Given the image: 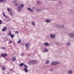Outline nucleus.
Here are the masks:
<instances>
[{"label": "nucleus", "mask_w": 74, "mask_h": 74, "mask_svg": "<svg viewBox=\"0 0 74 74\" xmlns=\"http://www.w3.org/2000/svg\"><path fill=\"white\" fill-rule=\"evenodd\" d=\"M60 63V62H53L51 63V65H54L58 64Z\"/></svg>", "instance_id": "f257e3e1"}, {"label": "nucleus", "mask_w": 74, "mask_h": 74, "mask_svg": "<svg viewBox=\"0 0 74 74\" xmlns=\"http://www.w3.org/2000/svg\"><path fill=\"white\" fill-rule=\"evenodd\" d=\"M1 56L2 57H5L6 56H8V55L7 54L5 53H2L1 54Z\"/></svg>", "instance_id": "f03ea898"}, {"label": "nucleus", "mask_w": 74, "mask_h": 74, "mask_svg": "<svg viewBox=\"0 0 74 74\" xmlns=\"http://www.w3.org/2000/svg\"><path fill=\"white\" fill-rule=\"evenodd\" d=\"M31 63L32 64H35L37 63V62L36 61H35V60H31Z\"/></svg>", "instance_id": "7ed1b4c3"}, {"label": "nucleus", "mask_w": 74, "mask_h": 74, "mask_svg": "<svg viewBox=\"0 0 74 74\" xmlns=\"http://www.w3.org/2000/svg\"><path fill=\"white\" fill-rule=\"evenodd\" d=\"M56 36L55 35L51 34H50V37L52 38H55Z\"/></svg>", "instance_id": "20e7f679"}, {"label": "nucleus", "mask_w": 74, "mask_h": 74, "mask_svg": "<svg viewBox=\"0 0 74 74\" xmlns=\"http://www.w3.org/2000/svg\"><path fill=\"white\" fill-rule=\"evenodd\" d=\"M69 36L70 37H74V34L73 33H71L69 34Z\"/></svg>", "instance_id": "39448f33"}, {"label": "nucleus", "mask_w": 74, "mask_h": 74, "mask_svg": "<svg viewBox=\"0 0 74 74\" xmlns=\"http://www.w3.org/2000/svg\"><path fill=\"white\" fill-rule=\"evenodd\" d=\"M7 30V28L5 27H4L2 29V30L3 32H4L5 31Z\"/></svg>", "instance_id": "423d86ee"}, {"label": "nucleus", "mask_w": 74, "mask_h": 74, "mask_svg": "<svg viewBox=\"0 0 74 74\" xmlns=\"http://www.w3.org/2000/svg\"><path fill=\"white\" fill-rule=\"evenodd\" d=\"M48 51V49H44L43 51V52H46Z\"/></svg>", "instance_id": "0eeeda50"}, {"label": "nucleus", "mask_w": 74, "mask_h": 74, "mask_svg": "<svg viewBox=\"0 0 74 74\" xmlns=\"http://www.w3.org/2000/svg\"><path fill=\"white\" fill-rule=\"evenodd\" d=\"M24 4H22L20 6H18V7L20 8L21 9H22L24 7Z\"/></svg>", "instance_id": "6e6552de"}, {"label": "nucleus", "mask_w": 74, "mask_h": 74, "mask_svg": "<svg viewBox=\"0 0 74 74\" xmlns=\"http://www.w3.org/2000/svg\"><path fill=\"white\" fill-rule=\"evenodd\" d=\"M17 10L19 12H21V8H20L19 7H18L17 9Z\"/></svg>", "instance_id": "1a4fd4ad"}, {"label": "nucleus", "mask_w": 74, "mask_h": 74, "mask_svg": "<svg viewBox=\"0 0 74 74\" xmlns=\"http://www.w3.org/2000/svg\"><path fill=\"white\" fill-rule=\"evenodd\" d=\"M12 61H15L16 60V57H12Z\"/></svg>", "instance_id": "9d476101"}, {"label": "nucleus", "mask_w": 74, "mask_h": 74, "mask_svg": "<svg viewBox=\"0 0 74 74\" xmlns=\"http://www.w3.org/2000/svg\"><path fill=\"white\" fill-rule=\"evenodd\" d=\"M7 10L9 12H12V9L10 8H8L7 9Z\"/></svg>", "instance_id": "9b49d317"}, {"label": "nucleus", "mask_w": 74, "mask_h": 74, "mask_svg": "<svg viewBox=\"0 0 74 74\" xmlns=\"http://www.w3.org/2000/svg\"><path fill=\"white\" fill-rule=\"evenodd\" d=\"M27 9L29 10V12H32L33 11V10L32 9H31L30 8H28Z\"/></svg>", "instance_id": "f8f14e48"}, {"label": "nucleus", "mask_w": 74, "mask_h": 74, "mask_svg": "<svg viewBox=\"0 0 74 74\" xmlns=\"http://www.w3.org/2000/svg\"><path fill=\"white\" fill-rule=\"evenodd\" d=\"M6 0H0V2L1 3L6 2Z\"/></svg>", "instance_id": "ddd939ff"}, {"label": "nucleus", "mask_w": 74, "mask_h": 74, "mask_svg": "<svg viewBox=\"0 0 74 74\" xmlns=\"http://www.w3.org/2000/svg\"><path fill=\"white\" fill-rule=\"evenodd\" d=\"M50 61L49 60L46 61V62H45V63L46 64H48L49 63Z\"/></svg>", "instance_id": "4468645a"}, {"label": "nucleus", "mask_w": 74, "mask_h": 74, "mask_svg": "<svg viewBox=\"0 0 74 74\" xmlns=\"http://www.w3.org/2000/svg\"><path fill=\"white\" fill-rule=\"evenodd\" d=\"M45 46H47L49 45V44L47 42H45Z\"/></svg>", "instance_id": "2eb2a0df"}, {"label": "nucleus", "mask_w": 74, "mask_h": 74, "mask_svg": "<svg viewBox=\"0 0 74 74\" xmlns=\"http://www.w3.org/2000/svg\"><path fill=\"white\" fill-rule=\"evenodd\" d=\"M21 42V40H19L17 42V43L18 44H20Z\"/></svg>", "instance_id": "dca6fc26"}, {"label": "nucleus", "mask_w": 74, "mask_h": 74, "mask_svg": "<svg viewBox=\"0 0 74 74\" xmlns=\"http://www.w3.org/2000/svg\"><path fill=\"white\" fill-rule=\"evenodd\" d=\"M10 37L11 38H14V35L13 34H12L10 36Z\"/></svg>", "instance_id": "f3484780"}, {"label": "nucleus", "mask_w": 74, "mask_h": 74, "mask_svg": "<svg viewBox=\"0 0 74 74\" xmlns=\"http://www.w3.org/2000/svg\"><path fill=\"white\" fill-rule=\"evenodd\" d=\"M24 71H25V72H28V69H27L26 68H24Z\"/></svg>", "instance_id": "a211bd4d"}, {"label": "nucleus", "mask_w": 74, "mask_h": 74, "mask_svg": "<svg viewBox=\"0 0 74 74\" xmlns=\"http://www.w3.org/2000/svg\"><path fill=\"white\" fill-rule=\"evenodd\" d=\"M2 70H5L6 69V67L5 66H3L2 67Z\"/></svg>", "instance_id": "6ab92c4d"}, {"label": "nucleus", "mask_w": 74, "mask_h": 74, "mask_svg": "<svg viewBox=\"0 0 74 74\" xmlns=\"http://www.w3.org/2000/svg\"><path fill=\"white\" fill-rule=\"evenodd\" d=\"M12 43V41L11 40L9 41L8 44H11Z\"/></svg>", "instance_id": "aec40b11"}, {"label": "nucleus", "mask_w": 74, "mask_h": 74, "mask_svg": "<svg viewBox=\"0 0 74 74\" xmlns=\"http://www.w3.org/2000/svg\"><path fill=\"white\" fill-rule=\"evenodd\" d=\"M24 65V64L23 63H21L20 64V66H23Z\"/></svg>", "instance_id": "412c9836"}, {"label": "nucleus", "mask_w": 74, "mask_h": 74, "mask_svg": "<svg viewBox=\"0 0 74 74\" xmlns=\"http://www.w3.org/2000/svg\"><path fill=\"white\" fill-rule=\"evenodd\" d=\"M28 43H26L25 45V46L26 47H27L29 46H28Z\"/></svg>", "instance_id": "4be33fe9"}, {"label": "nucleus", "mask_w": 74, "mask_h": 74, "mask_svg": "<svg viewBox=\"0 0 74 74\" xmlns=\"http://www.w3.org/2000/svg\"><path fill=\"white\" fill-rule=\"evenodd\" d=\"M12 34V33L11 32H10L8 34V35L10 36V35L11 36Z\"/></svg>", "instance_id": "5701e85b"}, {"label": "nucleus", "mask_w": 74, "mask_h": 74, "mask_svg": "<svg viewBox=\"0 0 74 74\" xmlns=\"http://www.w3.org/2000/svg\"><path fill=\"white\" fill-rule=\"evenodd\" d=\"M24 67H25L26 68H28V66H27V65H26L24 64Z\"/></svg>", "instance_id": "b1692460"}, {"label": "nucleus", "mask_w": 74, "mask_h": 74, "mask_svg": "<svg viewBox=\"0 0 74 74\" xmlns=\"http://www.w3.org/2000/svg\"><path fill=\"white\" fill-rule=\"evenodd\" d=\"M46 22L47 23H49L50 22V21L49 20H47L46 21Z\"/></svg>", "instance_id": "393cba45"}, {"label": "nucleus", "mask_w": 74, "mask_h": 74, "mask_svg": "<svg viewBox=\"0 0 74 74\" xmlns=\"http://www.w3.org/2000/svg\"><path fill=\"white\" fill-rule=\"evenodd\" d=\"M32 25L33 26H35V25H36L34 23V22H33L32 23Z\"/></svg>", "instance_id": "a878e982"}, {"label": "nucleus", "mask_w": 74, "mask_h": 74, "mask_svg": "<svg viewBox=\"0 0 74 74\" xmlns=\"http://www.w3.org/2000/svg\"><path fill=\"white\" fill-rule=\"evenodd\" d=\"M10 15L11 16H13V13H12L11 12H10Z\"/></svg>", "instance_id": "bb28decb"}, {"label": "nucleus", "mask_w": 74, "mask_h": 74, "mask_svg": "<svg viewBox=\"0 0 74 74\" xmlns=\"http://www.w3.org/2000/svg\"><path fill=\"white\" fill-rule=\"evenodd\" d=\"M3 16H4L5 17H7V16L5 15L3 12Z\"/></svg>", "instance_id": "cd10ccee"}, {"label": "nucleus", "mask_w": 74, "mask_h": 74, "mask_svg": "<svg viewBox=\"0 0 74 74\" xmlns=\"http://www.w3.org/2000/svg\"><path fill=\"white\" fill-rule=\"evenodd\" d=\"M69 73H72V71L71 70H70L69 71Z\"/></svg>", "instance_id": "c85d7f7f"}, {"label": "nucleus", "mask_w": 74, "mask_h": 74, "mask_svg": "<svg viewBox=\"0 0 74 74\" xmlns=\"http://www.w3.org/2000/svg\"><path fill=\"white\" fill-rule=\"evenodd\" d=\"M1 49L3 50H5L6 48L5 47H2Z\"/></svg>", "instance_id": "c756f323"}, {"label": "nucleus", "mask_w": 74, "mask_h": 74, "mask_svg": "<svg viewBox=\"0 0 74 74\" xmlns=\"http://www.w3.org/2000/svg\"><path fill=\"white\" fill-rule=\"evenodd\" d=\"M19 5V4H18L17 3H16L15 4V6H18Z\"/></svg>", "instance_id": "7c9ffc66"}, {"label": "nucleus", "mask_w": 74, "mask_h": 74, "mask_svg": "<svg viewBox=\"0 0 74 74\" xmlns=\"http://www.w3.org/2000/svg\"><path fill=\"white\" fill-rule=\"evenodd\" d=\"M36 11H37L38 12L40 11H41V10L40 9H37L36 10Z\"/></svg>", "instance_id": "2f4dec72"}, {"label": "nucleus", "mask_w": 74, "mask_h": 74, "mask_svg": "<svg viewBox=\"0 0 74 74\" xmlns=\"http://www.w3.org/2000/svg\"><path fill=\"white\" fill-rule=\"evenodd\" d=\"M17 2V0H14V1H13V2L14 3H16V2Z\"/></svg>", "instance_id": "473e14b6"}, {"label": "nucleus", "mask_w": 74, "mask_h": 74, "mask_svg": "<svg viewBox=\"0 0 74 74\" xmlns=\"http://www.w3.org/2000/svg\"><path fill=\"white\" fill-rule=\"evenodd\" d=\"M2 20H0V24H2Z\"/></svg>", "instance_id": "72a5a7b5"}, {"label": "nucleus", "mask_w": 74, "mask_h": 74, "mask_svg": "<svg viewBox=\"0 0 74 74\" xmlns=\"http://www.w3.org/2000/svg\"><path fill=\"white\" fill-rule=\"evenodd\" d=\"M15 34H18V32L17 31H16L15 32Z\"/></svg>", "instance_id": "f704fd0d"}, {"label": "nucleus", "mask_w": 74, "mask_h": 74, "mask_svg": "<svg viewBox=\"0 0 74 74\" xmlns=\"http://www.w3.org/2000/svg\"><path fill=\"white\" fill-rule=\"evenodd\" d=\"M70 45V43H67V45H68V46H69V45Z\"/></svg>", "instance_id": "c9c22d12"}, {"label": "nucleus", "mask_w": 74, "mask_h": 74, "mask_svg": "<svg viewBox=\"0 0 74 74\" xmlns=\"http://www.w3.org/2000/svg\"><path fill=\"white\" fill-rule=\"evenodd\" d=\"M37 3H38V4H39L40 3V1H37Z\"/></svg>", "instance_id": "e433bc0d"}, {"label": "nucleus", "mask_w": 74, "mask_h": 74, "mask_svg": "<svg viewBox=\"0 0 74 74\" xmlns=\"http://www.w3.org/2000/svg\"><path fill=\"white\" fill-rule=\"evenodd\" d=\"M53 71V70H52V69H50V71Z\"/></svg>", "instance_id": "4c0bfd02"}, {"label": "nucleus", "mask_w": 74, "mask_h": 74, "mask_svg": "<svg viewBox=\"0 0 74 74\" xmlns=\"http://www.w3.org/2000/svg\"><path fill=\"white\" fill-rule=\"evenodd\" d=\"M63 27H64L63 26H62V28H63Z\"/></svg>", "instance_id": "58836bf2"}, {"label": "nucleus", "mask_w": 74, "mask_h": 74, "mask_svg": "<svg viewBox=\"0 0 74 74\" xmlns=\"http://www.w3.org/2000/svg\"><path fill=\"white\" fill-rule=\"evenodd\" d=\"M0 58H1V55H0Z\"/></svg>", "instance_id": "ea45409f"}, {"label": "nucleus", "mask_w": 74, "mask_h": 74, "mask_svg": "<svg viewBox=\"0 0 74 74\" xmlns=\"http://www.w3.org/2000/svg\"><path fill=\"white\" fill-rule=\"evenodd\" d=\"M1 64L0 63V65Z\"/></svg>", "instance_id": "a19ab883"}, {"label": "nucleus", "mask_w": 74, "mask_h": 74, "mask_svg": "<svg viewBox=\"0 0 74 74\" xmlns=\"http://www.w3.org/2000/svg\"><path fill=\"white\" fill-rule=\"evenodd\" d=\"M10 71H11V69H10Z\"/></svg>", "instance_id": "79ce46f5"}]
</instances>
